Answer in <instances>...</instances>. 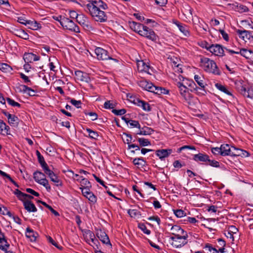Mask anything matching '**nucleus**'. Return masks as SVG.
<instances>
[{
	"instance_id": "obj_1",
	"label": "nucleus",
	"mask_w": 253,
	"mask_h": 253,
	"mask_svg": "<svg viewBox=\"0 0 253 253\" xmlns=\"http://www.w3.org/2000/svg\"><path fill=\"white\" fill-rule=\"evenodd\" d=\"M109 7L107 3L102 0H88L85 5V10L97 22L103 23L107 21L108 17L104 10Z\"/></svg>"
},
{
	"instance_id": "obj_2",
	"label": "nucleus",
	"mask_w": 253,
	"mask_h": 253,
	"mask_svg": "<svg viewBox=\"0 0 253 253\" xmlns=\"http://www.w3.org/2000/svg\"><path fill=\"white\" fill-rule=\"evenodd\" d=\"M201 67L205 71L215 75H220L221 72L217 66L216 63L208 58L202 57L200 58Z\"/></svg>"
},
{
	"instance_id": "obj_3",
	"label": "nucleus",
	"mask_w": 253,
	"mask_h": 253,
	"mask_svg": "<svg viewBox=\"0 0 253 253\" xmlns=\"http://www.w3.org/2000/svg\"><path fill=\"white\" fill-rule=\"evenodd\" d=\"M176 85L179 89V93L184 99L185 102L189 105L192 106L195 103V101L197 98H194L189 92L186 86L179 82L176 83Z\"/></svg>"
},
{
	"instance_id": "obj_4",
	"label": "nucleus",
	"mask_w": 253,
	"mask_h": 253,
	"mask_svg": "<svg viewBox=\"0 0 253 253\" xmlns=\"http://www.w3.org/2000/svg\"><path fill=\"white\" fill-rule=\"evenodd\" d=\"M60 23L66 29L76 33L80 32L79 27L72 20L68 18L64 17H60Z\"/></svg>"
},
{
	"instance_id": "obj_5",
	"label": "nucleus",
	"mask_w": 253,
	"mask_h": 253,
	"mask_svg": "<svg viewBox=\"0 0 253 253\" xmlns=\"http://www.w3.org/2000/svg\"><path fill=\"white\" fill-rule=\"evenodd\" d=\"M34 178L36 182L45 187L47 191H50L51 187L43 173L39 171H35L34 173Z\"/></svg>"
},
{
	"instance_id": "obj_6",
	"label": "nucleus",
	"mask_w": 253,
	"mask_h": 253,
	"mask_svg": "<svg viewBox=\"0 0 253 253\" xmlns=\"http://www.w3.org/2000/svg\"><path fill=\"white\" fill-rule=\"evenodd\" d=\"M225 49L228 51L230 54H240L243 57H245L247 59H253V52L250 49H248L247 48H237L235 50H231L228 49L227 48H224Z\"/></svg>"
},
{
	"instance_id": "obj_7",
	"label": "nucleus",
	"mask_w": 253,
	"mask_h": 253,
	"mask_svg": "<svg viewBox=\"0 0 253 253\" xmlns=\"http://www.w3.org/2000/svg\"><path fill=\"white\" fill-rule=\"evenodd\" d=\"M95 53L96 55L97 58L98 60H112L116 62L118 61L116 59L112 58L108 54L107 50L101 47H96L95 49Z\"/></svg>"
},
{
	"instance_id": "obj_8",
	"label": "nucleus",
	"mask_w": 253,
	"mask_h": 253,
	"mask_svg": "<svg viewBox=\"0 0 253 253\" xmlns=\"http://www.w3.org/2000/svg\"><path fill=\"white\" fill-rule=\"evenodd\" d=\"M171 234L174 235V237H178V239H187L188 235L179 226L174 225L171 227Z\"/></svg>"
},
{
	"instance_id": "obj_9",
	"label": "nucleus",
	"mask_w": 253,
	"mask_h": 253,
	"mask_svg": "<svg viewBox=\"0 0 253 253\" xmlns=\"http://www.w3.org/2000/svg\"><path fill=\"white\" fill-rule=\"evenodd\" d=\"M208 51L216 56H223L224 55V48L218 44H211L209 47Z\"/></svg>"
},
{
	"instance_id": "obj_10",
	"label": "nucleus",
	"mask_w": 253,
	"mask_h": 253,
	"mask_svg": "<svg viewBox=\"0 0 253 253\" xmlns=\"http://www.w3.org/2000/svg\"><path fill=\"white\" fill-rule=\"evenodd\" d=\"M130 101L138 106L141 107L145 111H150L151 107L149 103L139 99L138 98L131 96Z\"/></svg>"
},
{
	"instance_id": "obj_11",
	"label": "nucleus",
	"mask_w": 253,
	"mask_h": 253,
	"mask_svg": "<svg viewBox=\"0 0 253 253\" xmlns=\"http://www.w3.org/2000/svg\"><path fill=\"white\" fill-rule=\"evenodd\" d=\"M44 173L47 174L50 178L51 181L53 182L56 186H62V181L59 178L58 176L56 175L52 170L49 168L44 171Z\"/></svg>"
},
{
	"instance_id": "obj_12",
	"label": "nucleus",
	"mask_w": 253,
	"mask_h": 253,
	"mask_svg": "<svg viewBox=\"0 0 253 253\" xmlns=\"http://www.w3.org/2000/svg\"><path fill=\"white\" fill-rule=\"evenodd\" d=\"M96 235L103 244H106L110 248H111L112 245L110 243L109 238L105 232L101 230H99L97 231Z\"/></svg>"
},
{
	"instance_id": "obj_13",
	"label": "nucleus",
	"mask_w": 253,
	"mask_h": 253,
	"mask_svg": "<svg viewBox=\"0 0 253 253\" xmlns=\"http://www.w3.org/2000/svg\"><path fill=\"white\" fill-rule=\"evenodd\" d=\"M76 20L80 25L86 29L90 30L91 29V26L89 24L88 18L84 14H79Z\"/></svg>"
},
{
	"instance_id": "obj_14",
	"label": "nucleus",
	"mask_w": 253,
	"mask_h": 253,
	"mask_svg": "<svg viewBox=\"0 0 253 253\" xmlns=\"http://www.w3.org/2000/svg\"><path fill=\"white\" fill-rule=\"evenodd\" d=\"M170 239L172 241L171 245L175 248H181L188 243L187 239H178V237H171Z\"/></svg>"
},
{
	"instance_id": "obj_15",
	"label": "nucleus",
	"mask_w": 253,
	"mask_h": 253,
	"mask_svg": "<svg viewBox=\"0 0 253 253\" xmlns=\"http://www.w3.org/2000/svg\"><path fill=\"white\" fill-rule=\"evenodd\" d=\"M75 75L76 80L86 83H88L90 81V79L88 75L80 70L75 71Z\"/></svg>"
},
{
	"instance_id": "obj_16",
	"label": "nucleus",
	"mask_w": 253,
	"mask_h": 253,
	"mask_svg": "<svg viewBox=\"0 0 253 253\" xmlns=\"http://www.w3.org/2000/svg\"><path fill=\"white\" fill-rule=\"evenodd\" d=\"M129 26L132 30H133L135 32L139 34L140 35H141V33H143L144 34L145 31H144V29L145 27V26L133 21L132 22H130Z\"/></svg>"
},
{
	"instance_id": "obj_17",
	"label": "nucleus",
	"mask_w": 253,
	"mask_h": 253,
	"mask_svg": "<svg viewBox=\"0 0 253 253\" xmlns=\"http://www.w3.org/2000/svg\"><path fill=\"white\" fill-rule=\"evenodd\" d=\"M209 155L206 153H199L197 154L194 155L193 159L197 163H202L205 165V163L209 161Z\"/></svg>"
},
{
	"instance_id": "obj_18",
	"label": "nucleus",
	"mask_w": 253,
	"mask_h": 253,
	"mask_svg": "<svg viewBox=\"0 0 253 253\" xmlns=\"http://www.w3.org/2000/svg\"><path fill=\"white\" fill-rule=\"evenodd\" d=\"M144 31H145L144 34L143 33H141L140 36L145 37L153 41L157 40V36L151 29L145 26L144 29Z\"/></svg>"
},
{
	"instance_id": "obj_19",
	"label": "nucleus",
	"mask_w": 253,
	"mask_h": 253,
	"mask_svg": "<svg viewBox=\"0 0 253 253\" xmlns=\"http://www.w3.org/2000/svg\"><path fill=\"white\" fill-rule=\"evenodd\" d=\"M172 150L171 149H159L156 151V155L159 157L161 160H164L165 158L168 157L172 153Z\"/></svg>"
},
{
	"instance_id": "obj_20",
	"label": "nucleus",
	"mask_w": 253,
	"mask_h": 253,
	"mask_svg": "<svg viewBox=\"0 0 253 253\" xmlns=\"http://www.w3.org/2000/svg\"><path fill=\"white\" fill-rule=\"evenodd\" d=\"M236 32L239 35V37L246 42L247 40H250L253 38L251 33L248 31L238 30Z\"/></svg>"
},
{
	"instance_id": "obj_21",
	"label": "nucleus",
	"mask_w": 253,
	"mask_h": 253,
	"mask_svg": "<svg viewBox=\"0 0 253 253\" xmlns=\"http://www.w3.org/2000/svg\"><path fill=\"white\" fill-rule=\"evenodd\" d=\"M137 68L140 72H145L149 74H151L149 72L150 67L143 60L138 61L137 63Z\"/></svg>"
},
{
	"instance_id": "obj_22",
	"label": "nucleus",
	"mask_w": 253,
	"mask_h": 253,
	"mask_svg": "<svg viewBox=\"0 0 253 253\" xmlns=\"http://www.w3.org/2000/svg\"><path fill=\"white\" fill-rule=\"evenodd\" d=\"M9 246L4 234H1L0 235V249L3 251H6Z\"/></svg>"
},
{
	"instance_id": "obj_23",
	"label": "nucleus",
	"mask_w": 253,
	"mask_h": 253,
	"mask_svg": "<svg viewBox=\"0 0 253 253\" xmlns=\"http://www.w3.org/2000/svg\"><path fill=\"white\" fill-rule=\"evenodd\" d=\"M151 92L158 95H161L162 94H167L169 93V91L165 88L162 87H158L153 84V86L152 87Z\"/></svg>"
},
{
	"instance_id": "obj_24",
	"label": "nucleus",
	"mask_w": 253,
	"mask_h": 253,
	"mask_svg": "<svg viewBox=\"0 0 253 253\" xmlns=\"http://www.w3.org/2000/svg\"><path fill=\"white\" fill-rule=\"evenodd\" d=\"M23 205L25 209L29 212H36L37 211L35 205L30 201H24Z\"/></svg>"
},
{
	"instance_id": "obj_25",
	"label": "nucleus",
	"mask_w": 253,
	"mask_h": 253,
	"mask_svg": "<svg viewBox=\"0 0 253 253\" xmlns=\"http://www.w3.org/2000/svg\"><path fill=\"white\" fill-rule=\"evenodd\" d=\"M221 156H230L232 151V146L230 147L227 144H224L221 145Z\"/></svg>"
},
{
	"instance_id": "obj_26",
	"label": "nucleus",
	"mask_w": 253,
	"mask_h": 253,
	"mask_svg": "<svg viewBox=\"0 0 253 253\" xmlns=\"http://www.w3.org/2000/svg\"><path fill=\"white\" fill-rule=\"evenodd\" d=\"M139 85L145 90L151 92L153 84L146 80H142L139 81Z\"/></svg>"
},
{
	"instance_id": "obj_27",
	"label": "nucleus",
	"mask_w": 253,
	"mask_h": 253,
	"mask_svg": "<svg viewBox=\"0 0 253 253\" xmlns=\"http://www.w3.org/2000/svg\"><path fill=\"white\" fill-rule=\"evenodd\" d=\"M203 249L205 250L207 253H219V252L216 247H213L209 243L206 244Z\"/></svg>"
},
{
	"instance_id": "obj_28",
	"label": "nucleus",
	"mask_w": 253,
	"mask_h": 253,
	"mask_svg": "<svg viewBox=\"0 0 253 253\" xmlns=\"http://www.w3.org/2000/svg\"><path fill=\"white\" fill-rule=\"evenodd\" d=\"M27 25H29V28L33 30H37L42 28L41 24L35 20H29L27 22Z\"/></svg>"
},
{
	"instance_id": "obj_29",
	"label": "nucleus",
	"mask_w": 253,
	"mask_h": 253,
	"mask_svg": "<svg viewBox=\"0 0 253 253\" xmlns=\"http://www.w3.org/2000/svg\"><path fill=\"white\" fill-rule=\"evenodd\" d=\"M154 132V130L149 127L144 126L142 128L140 127V131L137 132V134L139 135H150Z\"/></svg>"
},
{
	"instance_id": "obj_30",
	"label": "nucleus",
	"mask_w": 253,
	"mask_h": 253,
	"mask_svg": "<svg viewBox=\"0 0 253 253\" xmlns=\"http://www.w3.org/2000/svg\"><path fill=\"white\" fill-rule=\"evenodd\" d=\"M218 245H216V247L218 251L223 253L224 252L225 248L224 247L226 245L225 241L222 239L219 238L217 240Z\"/></svg>"
},
{
	"instance_id": "obj_31",
	"label": "nucleus",
	"mask_w": 253,
	"mask_h": 253,
	"mask_svg": "<svg viewBox=\"0 0 253 253\" xmlns=\"http://www.w3.org/2000/svg\"><path fill=\"white\" fill-rule=\"evenodd\" d=\"M193 92L199 96H204L207 94L205 85L200 86V87L197 86Z\"/></svg>"
},
{
	"instance_id": "obj_32",
	"label": "nucleus",
	"mask_w": 253,
	"mask_h": 253,
	"mask_svg": "<svg viewBox=\"0 0 253 253\" xmlns=\"http://www.w3.org/2000/svg\"><path fill=\"white\" fill-rule=\"evenodd\" d=\"M86 235L88 236V237L89 238V239L90 240L92 243L94 245H95L97 247V248L98 249L97 244L99 243V242H98V240L95 239V235H94V233L92 232H91V231L88 230L86 232Z\"/></svg>"
},
{
	"instance_id": "obj_33",
	"label": "nucleus",
	"mask_w": 253,
	"mask_h": 253,
	"mask_svg": "<svg viewBox=\"0 0 253 253\" xmlns=\"http://www.w3.org/2000/svg\"><path fill=\"white\" fill-rule=\"evenodd\" d=\"M0 70L4 73H10L12 71L10 66L6 63H0Z\"/></svg>"
},
{
	"instance_id": "obj_34",
	"label": "nucleus",
	"mask_w": 253,
	"mask_h": 253,
	"mask_svg": "<svg viewBox=\"0 0 253 253\" xmlns=\"http://www.w3.org/2000/svg\"><path fill=\"white\" fill-rule=\"evenodd\" d=\"M26 236L27 237L30 238L31 241H35L36 240V236L34 231L30 228L26 229Z\"/></svg>"
},
{
	"instance_id": "obj_35",
	"label": "nucleus",
	"mask_w": 253,
	"mask_h": 253,
	"mask_svg": "<svg viewBox=\"0 0 253 253\" xmlns=\"http://www.w3.org/2000/svg\"><path fill=\"white\" fill-rule=\"evenodd\" d=\"M19 119L17 116L12 115L9 119H8V123L13 126H17L18 124Z\"/></svg>"
},
{
	"instance_id": "obj_36",
	"label": "nucleus",
	"mask_w": 253,
	"mask_h": 253,
	"mask_svg": "<svg viewBox=\"0 0 253 253\" xmlns=\"http://www.w3.org/2000/svg\"><path fill=\"white\" fill-rule=\"evenodd\" d=\"M86 131L88 133V136L89 138L93 139H97L99 135L97 131H94L90 128H87Z\"/></svg>"
},
{
	"instance_id": "obj_37",
	"label": "nucleus",
	"mask_w": 253,
	"mask_h": 253,
	"mask_svg": "<svg viewBox=\"0 0 253 253\" xmlns=\"http://www.w3.org/2000/svg\"><path fill=\"white\" fill-rule=\"evenodd\" d=\"M177 25L179 28V30L182 33H183L185 36H187L189 35V32L188 30V28L186 25H183L180 23L177 24Z\"/></svg>"
},
{
	"instance_id": "obj_38",
	"label": "nucleus",
	"mask_w": 253,
	"mask_h": 253,
	"mask_svg": "<svg viewBox=\"0 0 253 253\" xmlns=\"http://www.w3.org/2000/svg\"><path fill=\"white\" fill-rule=\"evenodd\" d=\"M81 185L82 186V188H90L91 187L90 182L86 178H81Z\"/></svg>"
},
{
	"instance_id": "obj_39",
	"label": "nucleus",
	"mask_w": 253,
	"mask_h": 253,
	"mask_svg": "<svg viewBox=\"0 0 253 253\" xmlns=\"http://www.w3.org/2000/svg\"><path fill=\"white\" fill-rule=\"evenodd\" d=\"M137 141L141 147H144L151 145L150 141L144 138H138Z\"/></svg>"
},
{
	"instance_id": "obj_40",
	"label": "nucleus",
	"mask_w": 253,
	"mask_h": 253,
	"mask_svg": "<svg viewBox=\"0 0 253 253\" xmlns=\"http://www.w3.org/2000/svg\"><path fill=\"white\" fill-rule=\"evenodd\" d=\"M216 87L219 90L224 92L226 94L229 95H232L231 93L227 90L226 87L220 84L216 83L215 84Z\"/></svg>"
},
{
	"instance_id": "obj_41",
	"label": "nucleus",
	"mask_w": 253,
	"mask_h": 253,
	"mask_svg": "<svg viewBox=\"0 0 253 253\" xmlns=\"http://www.w3.org/2000/svg\"><path fill=\"white\" fill-rule=\"evenodd\" d=\"M15 35L24 40L28 39L29 37V35L23 30L17 31Z\"/></svg>"
},
{
	"instance_id": "obj_42",
	"label": "nucleus",
	"mask_w": 253,
	"mask_h": 253,
	"mask_svg": "<svg viewBox=\"0 0 253 253\" xmlns=\"http://www.w3.org/2000/svg\"><path fill=\"white\" fill-rule=\"evenodd\" d=\"M38 161H39V163L41 164V166L42 167L43 171L45 170L48 168H49L47 164L45 162L44 158L42 156L38 157Z\"/></svg>"
},
{
	"instance_id": "obj_43",
	"label": "nucleus",
	"mask_w": 253,
	"mask_h": 253,
	"mask_svg": "<svg viewBox=\"0 0 253 253\" xmlns=\"http://www.w3.org/2000/svg\"><path fill=\"white\" fill-rule=\"evenodd\" d=\"M242 149L236 148L234 146H232V151L230 154L231 156H239L242 155Z\"/></svg>"
},
{
	"instance_id": "obj_44",
	"label": "nucleus",
	"mask_w": 253,
	"mask_h": 253,
	"mask_svg": "<svg viewBox=\"0 0 253 253\" xmlns=\"http://www.w3.org/2000/svg\"><path fill=\"white\" fill-rule=\"evenodd\" d=\"M206 165H210L212 167L219 168L220 167L219 163L214 160H211L209 157V161L205 163Z\"/></svg>"
},
{
	"instance_id": "obj_45",
	"label": "nucleus",
	"mask_w": 253,
	"mask_h": 253,
	"mask_svg": "<svg viewBox=\"0 0 253 253\" xmlns=\"http://www.w3.org/2000/svg\"><path fill=\"white\" fill-rule=\"evenodd\" d=\"M34 56L33 53H25L23 56V59L25 62L29 63L33 61V56Z\"/></svg>"
},
{
	"instance_id": "obj_46",
	"label": "nucleus",
	"mask_w": 253,
	"mask_h": 253,
	"mask_svg": "<svg viewBox=\"0 0 253 253\" xmlns=\"http://www.w3.org/2000/svg\"><path fill=\"white\" fill-rule=\"evenodd\" d=\"M127 212L132 217H135L141 215L140 212L136 210L129 209L128 210Z\"/></svg>"
},
{
	"instance_id": "obj_47",
	"label": "nucleus",
	"mask_w": 253,
	"mask_h": 253,
	"mask_svg": "<svg viewBox=\"0 0 253 253\" xmlns=\"http://www.w3.org/2000/svg\"><path fill=\"white\" fill-rule=\"evenodd\" d=\"M0 175L2 176H3V177H5V178H7L8 179H9L13 184H14V185L15 186H16L17 187H19V185H18V184L13 179H12V178L10 177V176L9 174H7L5 172L1 171Z\"/></svg>"
},
{
	"instance_id": "obj_48",
	"label": "nucleus",
	"mask_w": 253,
	"mask_h": 253,
	"mask_svg": "<svg viewBox=\"0 0 253 253\" xmlns=\"http://www.w3.org/2000/svg\"><path fill=\"white\" fill-rule=\"evenodd\" d=\"M203 79L204 78L202 76H200L198 75H195L194 76V80L199 86L205 85L203 82Z\"/></svg>"
},
{
	"instance_id": "obj_49",
	"label": "nucleus",
	"mask_w": 253,
	"mask_h": 253,
	"mask_svg": "<svg viewBox=\"0 0 253 253\" xmlns=\"http://www.w3.org/2000/svg\"><path fill=\"white\" fill-rule=\"evenodd\" d=\"M238 231V229L234 226H230L228 228V234L230 235V238H233L234 234H236Z\"/></svg>"
},
{
	"instance_id": "obj_50",
	"label": "nucleus",
	"mask_w": 253,
	"mask_h": 253,
	"mask_svg": "<svg viewBox=\"0 0 253 253\" xmlns=\"http://www.w3.org/2000/svg\"><path fill=\"white\" fill-rule=\"evenodd\" d=\"M42 205L47 208L55 216H59L58 212L54 210L50 206L47 204L45 202H42Z\"/></svg>"
},
{
	"instance_id": "obj_51",
	"label": "nucleus",
	"mask_w": 253,
	"mask_h": 253,
	"mask_svg": "<svg viewBox=\"0 0 253 253\" xmlns=\"http://www.w3.org/2000/svg\"><path fill=\"white\" fill-rule=\"evenodd\" d=\"M140 161H142L144 163H145V161L142 157L135 158L133 159L132 162L133 164L135 166H144V164H142L141 162H140Z\"/></svg>"
},
{
	"instance_id": "obj_52",
	"label": "nucleus",
	"mask_w": 253,
	"mask_h": 253,
	"mask_svg": "<svg viewBox=\"0 0 253 253\" xmlns=\"http://www.w3.org/2000/svg\"><path fill=\"white\" fill-rule=\"evenodd\" d=\"M84 113L86 115H88V116H90L91 120L92 121H95L97 119L98 115L95 112H88L86 110H85V111H84Z\"/></svg>"
},
{
	"instance_id": "obj_53",
	"label": "nucleus",
	"mask_w": 253,
	"mask_h": 253,
	"mask_svg": "<svg viewBox=\"0 0 253 253\" xmlns=\"http://www.w3.org/2000/svg\"><path fill=\"white\" fill-rule=\"evenodd\" d=\"M186 84L190 88V90L191 92L194 91V90L197 87L196 84L193 81H188Z\"/></svg>"
},
{
	"instance_id": "obj_54",
	"label": "nucleus",
	"mask_w": 253,
	"mask_h": 253,
	"mask_svg": "<svg viewBox=\"0 0 253 253\" xmlns=\"http://www.w3.org/2000/svg\"><path fill=\"white\" fill-rule=\"evenodd\" d=\"M138 227L142 230L143 232L149 235L151 233L150 230L148 229L144 223H139L138 225Z\"/></svg>"
},
{
	"instance_id": "obj_55",
	"label": "nucleus",
	"mask_w": 253,
	"mask_h": 253,
	"mask_svg": "<svg viewBox=\"0 0 253 253\" xmlns=\"http://www.w3.org/2000/svg\"><path fill=\"white\" fill-rule=\"evenodd\" d=\"M0 212L3 215H8L9 216H11V212L5 207H1L0 205Z\"/></svg>"
},
{
	"instance_id": "obj_56",
	"label": "nucleus",
	"mask_w": 253,
	"mask_h": 253,
	"mask_svg": "<svg viewBox=\"0 0 253 253\" xmlns=\"http://www.w3.org/2000/svg\"><path fill=\"white\" fill-rule=\"evenodd\" d=\"M6 101H7L8 103L11 106H13V107H20L21 106V105L17 102H15L14 100L10 98H6Z\"/></svg>"
},
{
	"instance_id": "obj_57",
	"label": "nucleus",
	"mask_w": 253,
	"mask_h": 253,
	"mask_svg": "<svg viewBox=\"0 0 253 253\" xmlns=\"http://www.w3.org/2000/svg\"><path fill=\"white\" fill-rule=\"evenodd\" d=\"M174 213L177 217H183L186 214L184 211L181 209L174 210Z\"/></svg>"
},
{
	"instance_id": "obj_58",
	"label": "nucleus",
	"mask_w": 253,
	"mask_h": 253,
	"mask_svg": "<svg viewBox=\"0 0 253 253\" xmlns=\"http://www.w3.org/2000/svg\"><path fill=\"white\" fill-rule=\"evenodd\" d=\"M81 189H82V194L84 196L87 198V197L90 195L91 194H92V192H91L90 191V188H80Z\"/></svg>"
},
{
	"instance_id": "obj_59",
	"label": "nucleus",
	"mask_w": 253,
	"mask_h": 253,
	"mask_svg": "<svg viewBox=\"0 0 253 253\" xmlns=\"http://www.w3.org/2000/svg\"><path fill=\"white\" fill-rule=\"evenodd\" d=\"M190 149V150H195L196 148L195 146H190V145H184L183 146H182L178 149L177 152L178 153H180L181 152L182 150H185V149Z\"/></svg>"
},
{
	"instance_id": "obj_60",
	"label": "nucleus",
	"mask_w": 253,
	"mask_h": 253,
	"mask_svg": "<svg viewBox=\"0 0 253 253\" xmlns=\"http://www.w3.org/2000/svg\"><path fill=\"white\" fill-rule=\"evenodd\" d=\"M115 107V104L111 103L110 101H107L104 103V107L105 109H113Z\"/></svg>"
},
{
	"instance_id": "obj_61",
	"label": "nucleus",
	"mask_w": 253,
	"mask_h": 253,
	"mask_svg": "<svg viewBox=\"0 0 253 253\" xmlns=\"http://www.w3.org/2000/svg\"><path fill=\"white\" fill-rule=\"evenodd\" d=\"M112 112L116 115H122L126 113V110L125 109L120 110L113 109Z\"/></svg>"
},
{
	"instance_id": "obj_62",
	"label": "nucleus",
	"mask_w": 253,
	"mask_h": 253,
	"mask_svg": "<svg viewBox=\"0 0 253 253\" xmlns=\"http://www.w3.org/2000/svg\"><path fill=\"white\" fill-rule=\"evenodd\" d=\"M130 122H129V123L131 126L133 127H137L139 129H140V125L138 121L131 120H130Z\"/></svg>"
},
{
	"instance_id": "obj_63",
	"label": "nucleus",
	"mask_w": 253,
	"mask_h": 253,
	"mask_svg": "<svg viewBox=\"0 0 253 253\" xmlns=\"http://www.w3.org/2000/svg\"><path fill=\"white\" fill-rule=\"evenodd\" d=\"M21 90L24 93H28V91L33 92V89L26 85H21Z\"/></svg>"
},
{
	"instance_id": "obj_64",
	"label": "nucleus",
	"mask_w": 253,
	"mask_h": 253,
	"mask_svg": "<svg viewBox=\"0 0 253 253\" xmlns=\"http://www.w3.org/2000/svg\"><path fill=\"white\" fill-rule=\"evenodd\" d=\"M246 94V97L253 98V87L249 88L247 90V93H245Z\"/></svg>"
}]
</instances>
